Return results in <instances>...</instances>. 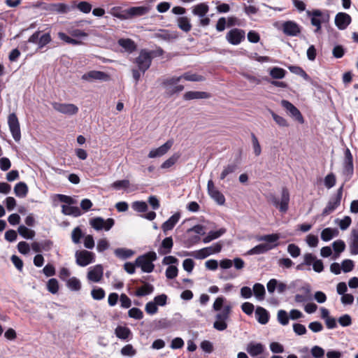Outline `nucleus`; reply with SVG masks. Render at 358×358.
Here are the masks:
<instances>
[{
  "label": "nucleus",
  "instance_id": "nucleus-1",
  "mask_svg": "<svg viewBox=\"0 0 358 358\" xmlns=\"http://www.w3.org/2000/svg\"><path fill=\"white\" fill-rule=\"evenodd\" d=\"M279 238L280 236L278 234L259 236L256 238L257 241L259 242L264 241L266 243L255 246L249 250L247 254L249 255L264 254L278 246Z\"/></svg>",
  "mask_w": 358,
  "mask_h": 358
},
{
  "label": "nucleus",
  "instance_id": "nucleus-2",
  "mask_svg": "<svg viewBox=\"0 0 358 358\" xmlns=\"http://www.w3.org/2000/svg\"><path fill=\"white\" fill-rule=\"evenodd\" d=\"M149 8L148 6H133L127 9L121 8H113V15L120 20H130L137 17H141L148 13Z\"/></svg>",
  "mask_w": 358,
  "mask_h": 358
},
{
  "label": "nucleus",
  "instance_id": "nucleus-3",
  "mask_svg": "<svg viewBox=\"0 0 358 358\" xmlns=\"http://www.w3.org/2000/svg\"><path fill=\"white\" fill-rule=\"evenodd\" d=\"M157 256L155 252H148L138 257L135 260L137 267H140L143 272L151 273L155 268L153 262L156 261Z\"/></svg>",
  "mask_w": 358,
  "mask_h": 358
},
{
  "label": "nucleus",
  "instance_id": "nucleus-4",
  "mask_svg": "<svg viewBox=\"0 0 358 358\" xmlns=\"http://www.w3.org/2000/svg\"><path fill=\"white\" fill-rule=\"evenodd\" d=\"M152 52L145 49L141 50L139 55L135 59V63L138 69L144 73L150 66L152 63Z\"/></svg>",
  "mask_w": 358,
  "mask_h": 358
},
{
  "label": "nucleus",
  "instance_id": "nucleus-5",
  "mask_svg": "<svg viewBox=\"0 0 358 358\" xmlns=\"http://www.w3.org/2000/svg\"><path fill=\"white\" fill-rule=\"evenodd\" d=\"M231 306H226L220 313H218L216 316V320L213 324V327L218 331H224L227 328V320L229 317L231 313Z\"/></svg>",
  "mask_w": 358,
  "mask_h": 358
},
{
  "label": "nucleus",
  "instance_id": "nucleus-6",
  "mask_svg": "<svg viewBox=\"0 0 358 358\" xmlns=\"http://www.w3.org/2000/svg\"><path fill=\"white\" fill-rule=\"evenodd\" d=\"M76 264L85 267L95 262V254L86 250H77L75 253Z\"/></svg>",
  "mask_w": 358,
  "mask_h": 358
},
{
  "label": "nucleus",
  "instance_id": "nucleus-7",
  "mask_svg": "<svg viewBox=\"0 0 358 358\" xmlns=\"http://www.w3.org/2000/svg\"><path fill=\"white\" fill-rule=\"evenodd\" d=\"M90 224L96 231H109L115 224V220L113 218L104 220L101 217H96L90 220Z\"/></svg>",
  "mask_w": 358,
  "mask_h": 358
},
{
  "label": "nucleus",
  "instance_id": "nucleus-8",
  "mask_svg": "<svg viewBox=\"0 0 358 358\" xmlns=\"http://www.w3.org/2000/svg\"><path fill=\"white\" fill-rule=\"evenodd\" d=\"M226 40L233 45H238L245 38V32L243 29L233 28L226 34Z\"/></svg>",
  "mask_w": 358,
  "mask_h": 358
},
{
  "label": "nucleus",
  "instance_id": "nucleus-9",
  "mask_svg": "<svg viewBox=\"0 0 358 358\" xmlns=\"http://www.w3.org/2000/svg\"><path fill=\"white\" fill-rule=\"evenodd\" d=\"M8 124L13 139L18 142L21 138L20 122L15 113H10L8 117Z\"/></svg>",
  "mask_w": 358,
  "mask_h": 358
},
{
  "label": "nucleus",
  "instance_id": "nucleus-10",
  "mask_svg": "<svg viewBox=\"0 0 358 358\" xmlns=\"http://www.w3.org/2000/svg\"><path fill=\"white\" fill-rule=\"evenodd\" d=\"M222 248V246L220 243H216L209 247L203 248L199 250H196V259H203L213 254L218 253L221 251Z\"/></svg>",
  "mask_w": 358,
  "mask_h": 358
},
{
  "label": "nucleus",
  "instance_id": "nucleus-11",
  "mask_svg": "<svg viewBox=\"0 0 358 358\" xmlns=\"http://www.w3.org/2000/svg\"><path fill=\"white\" fill-rule=\"evenodd\" d=\"M208 193L218 205H224L225 203L224 196L214 185L212 180H209L207 184Z\"/></svg>",
  "mask_w": 358,
  "mask_h": 358
},
{
  "label": "nucleus",
  "instance_id": "nucleus-12",
  "mask_svg": "<svg viewBox=\"0 0 358 358\" xmlns=\"http://www.w3.org/2000/svg\"><path fill=\"white\" fill-rule=\"evenodd\" d=\"M282 30L287 36H296L301 33V27L294 21L288 20L282 23Z\"/></svg>",
  "mask_w": 358,
  "mask_h": 358
},
{
  "label": "nucleus",
  "instance_id": "nucleus-13",
  "mask_svg": "<svg viewBox=\"0 0 358 358\" xmlns=\"http://www.w3.org/2000/svg\"><path fill=\"white\" fill-rule=\"evenodd\" d=\"M52 107L55 110L68 115H73L78 112V108L73 103L55 102L52 103Z\"/></svg>",
  "mask_w": 358,
  "mask_h": 358
},
{
  "label": "nucleus",
  "instance_id": "nucleus-14",
  "mask_svg": "<svg viewBox=\"0 0 358 358\" xmlns=\"http://www.w3.org/2000/svg\"><path fill=\"white\" fill-rule=\"evenodd\" d=\"M81 78L82 80L87 81H108L110 80V76L103 71L93 70L84 73Z\"/></svg>",
  "mask_w": 358,
  "mask_h": 358
},
{
  "label": "nucleus",
  "instance_id": "nucleus-15",
  "mask_svg": "<svg viewBox=\"0 0 358 358\" xmlns=\"http://www.w3.org/2000/svg\"><path fill=\"white\" fill-rule=\"evenodd\" d=\"M351 22V16L346 13L339 12L335 16L334 22L339 30H345Z\"/></svg>",
  "mask_w": 358,
  "mask_h": 358
},
{
  "label": "nucleus",
  "instance_id": "nucleus-16",
  "mask_svg": "<svg viewBox=\"0 0 358 358\" xmlns=\"http://www.w3.org/2000/svg\"><path fill=\"white\" fill-rule=\"evenodd\" d=\"M281 105L288 111L290 115L300 123L303 122V117L299 110L291 102L287 100H282Z\"/></svg>",
  "mask_w": 358,
  "mask_h": 358
},
{
  "label": "nucleus",
  "instance_id": "nucleus-17",
  "mask_svg": "<svg viewBox=\"0 0 358 358\" xmlns=\"http://www.w3.org/2000/svg\"><path fill=\"white\" fill-rule=\"evenodd\" d=\"M173 144V141L171 140H169L160 147L151 150L148 157L149 158L160 157L164 155L171 149Z\"/></svg>",
  "mask_w": 358,
  "mask_h": 358
},
{
  "label": "nucleus",
  "instance_id": "nucleus-18",
  "mask_svg": "<svg viewBox=\"0 0 358 358\" xmlns=\"http://www.w3.org/2000/svg\"><path fill=\"white\" fill-rule=\"evenodd\" d=\"M103 274V268L101 264H97L89 268L87 278L94 282H98L101 280Z\"/></svg>",
  "mask_w": 358,
  "mask_h": 358
},
{
  "label": "nucleus",
  "instance_id": "nucleus-19",
  "mask_svg": "<svg viewBox=\"0 0 358 358\" xmlns=\"http://www.w3.org/2000/svg\"><path fill=\"white\" fill-rule=\"evenodd\" d=\"M246 351L251 357L256 358L264 352V346L261 343L250 342L246 347Z\"/></svg>",
  "mask_w": 358,
  "mask_h": 358
},
{
  "label": "nucleus",
  "instance_id": "nucleus-20",
  "mask_svg": "<svg viewBox=\"0 0 358 358\" xmlns=\"http://www.w3.org/2000/svg\"><path fill=\"white\" fill-rule=\"evenodd\" d=\"M266 287L268 292L271 294L273 293L276 288L280 294L283 293L287 289V285L285 283L279 282V281L275 278L271 279L267 282Z\"/></svg>",
  "mask_w": 358,
  "mask_h": 358
},
{
  "label": "nucleus",
  "instance_id": "nucleus-21",
  "mask_svg": "<svg viewBox=\"0 0 358 358\" xmlns=\"http://www.w3.org/2000/svg\"><path fill=\"white\" fill-rule=\"evenodd\" d=\"M255 317L261 324H266L270 319L269 312L263 307L257 306L255 310Z\"/></svg>",
  "mask_w": 358,
  "mask_h": 358
},
{
  "label": "nucleus",
  "instance_id": "nucleus-22",
  "mask_svg": "<svg viewBox=\"0 0 358 358\" xmlns=\"http://www.w3.org/2000/svg\"><path fill=\"white\" fill-rule=\"evenodd\" d=\"M155 38L169 42L176 40L178 38V34L176 32L170 31L167 29H159L155 34Z\"/></svg>",
  "mask_w": 358,
  "mask_h": 358
},
{
  "label": "nucleus",
  "instance_id": "nucleus-23",
  "mask_svg": "<svg viewBox=\"0 0 358 358\" xmlns=\"http://www.w3.org/2000/svg\"><path fill=\"white\" fill-rule=\"evenodd\" d=\"M173 246V241L171 236L166 237L161 243L158 252L161 255H166L171 253Z\"/></svg>",
  "mask_w": 358,
  "mask_h": 358
},
{
  "label": "nucleus",
  "instance_id": "nucleus-24",
  "mask_svg": "<svg viewBox=\"0 0 358 358\" xmlns=\"http://www.w3.org/2000/svg\"><path fill=\"white\" fill-rule=\"evenodd\" d=\"M180 218V214L179 213H176L164 222L162 225V229L164 233L166 234L168 231L172 230L179 221Z\"/></svg>",
  "mask_w": 358,
  "mask_h": 358
},
{
  "label": "nucleus",
  "instance_id": "nucleus-25",
  "mask_svg": "<svg viewBox=\"0 0 358 358\" xmlns=\"http://www.w3.org/2000/svg\"><path fill=\"white\" fill-rule=\"evenodd\" d=\"M289 193L286 187L282 189L281 199L279 205V210L281 213H285L287 211L289 208Z\"/></svg>",
  "mask_w": 358,
  "mask_h": 358
},
{
  "label": "nucleus",
  "instance_id": "nucleus-26",
  "mask_svg": "<svg viewBox=\"0 0 358 358\" xmlns=\"http://www.w3.org/2000/svg\"><path fill=\"white\" fill-rule=\"evenodd\" d=\"M300 290L303 291L304 294H296L294 296V300L296 303H303L306 302L311 299L310 297V285L308 283L305 284Z\"/></svg>",
  "mask_w": 358,
  "mask_h": 358
},
{
  "label": "nucleus",
  "instance_id": "nucleus-27",
  "mask_svg": "<svg viewBox=\"0 0 358 358\" xmlns=\"http://www.w3.org/2000/svg\"><path fill=\"white\" fill-rule=\"evenodd\" d=\"M210 95L206 92L189 91L185 93L183 99L185 100L203 99L209 98Z\"/></svg>",
  "mask_w": 358,
  "mask_h": 358
},
{
  "label": "nucleus",
  "instance_id": "nucleus-28",
  "mask_svg": "<svg viewBox=\"0 0 358 358\" xmlns=\"http://www.w3.org/2000/svg\"><path fill=\"white\" fill-rule=\"evenodd\" d=\"M62 213L66 215H71L75 217L82 215V212L78 206H71V205L67 206L65 204L62 206Z\"/></svg>",
  "mask_w": 358,
  "mask_h": 358
},
{
  "label": "nucleus",
  "instance_id": "nucleus-29",
  "mask_svg": "<svg viewBox=\"0 0 358 358\" xmlns=\"http://www.w3.org/2000/svg\"><path fill=\"white\" fill-rule=\"evenodd\" d=\"M118 44L129 53L133 52L136 49L135 42L130 38H120L118 40Z\"/></svg>",
  "mask_w": 358,
  "mask_h": 358
},
{
  "label": "nucleus",
  "instance_id": "nucleus-30",
  "mask_svg": "<svg viewBox=\"0 0 358 358\" xmlns=\"http://www.w3.org/2000/svg\"><path fill=\"white\" fill-rule=\"evenodd\" d=\"M338 230L336 228L327 227L324 229L321 232V239L323 241L327 242L331 240L334 237L337 236Z\"/></svg>",
  "mask_w": 358,
  "mask_h": 358
},
{
  "label": "nucleus",
  "instance_id": "nucleus-31",
  "mask_svg": "<svg viewBox=\"0 0 358 358\" xmlns=\"http://www.w3.org/2000/svg\"><path fill=\"white\" fill-rule=\"evenodd\" d=\"M352 240L350 243V253L353 255H358V231L356 229L352 230Z\"/></svg>",
  "mask_w": 358,
  "mask_h": 358
},
{
  "label": "nucleus",
  "instance_id": "nucleus-32",
  "mask_svg": "<svg viewBox=\"0 0 358 358\" xmlns=\"http://www.w3.org/2000/svg\"><path fill=\"white\" fill-rule=\"evenodd\" d=\"M15 195L20 198H24L28 193V187L24 182H17L14 187Z\"/></svg>",
  "mask_w": 358,
  "mask_h": 358
},
{
  "label": "nucleus",
  "instance_id": "nucleus-33",
  "mask_svg": "<svg viewBox=\"0 0 358 358\" xmlns=\"http://www.w3.org/2000/svg\"><path fill=\"white\" fill-rule=\"evenodd\" d=\"M226 232V229L224 228H221L217 231H210L208 232L207 236L203 238V242L204 243H208L213 240L217 239L222 236Z\"/></svg>",
  "mask_w": 358,
  "mask_h": 358
},
{
  "label": "nucleus",
  "instance_id": "nucleus-34",
  "mask_svg": "<svg viewBox=\"0 0 358 358\" xmlns=\"http://www.w3.org/2000/svg\"><path fill=\"white\" fill-rule=\"evenodd\" d=\"M154 291V287L152 285L148 282H144V285L140 288H138L136 292L135 296L138 297L144 296L148 294H150Z\"/></svg>",
  "mask_w": 358,
  "mask_h": 358
},
{
  "label": "nucleus",
  "instance_id": "nucleus-35",
  "mask_svg": "<svg viewBox=\"0 0 358 358\" xmlns=\"http://www.w3.org/2000/svg\"><path fill=\"white\" fill-rule=\"evenodd\" d=\"M354 173V166L353 163H343V176L344 178V181H349L353 176Z\"/></svg>",
  "mask_w": 358,
  "mask_h": 358
},
{
  "label": "nucleus",
  "instance_id": "nucleus-36",
  "mask_svg": "<svg viewBox=\"0 0 358 358\" xmlns=\"http://www.w3.org/2000/svg\"><path fill=\"white\" fill-rule=\"evenodd\" d=\"M254 293L255 296L257 300L262 301L264 299L265 296V287L264 286L259 282L255 283L253 285L252 288V294Z\"/></svg>",
  "mask_w": 358,
  "mask_h": 358
},
{
  "label": "nucleus",
  "instance_id": "nucleus-37",
  "mask_svg": "<svg viewBox=\"0 0 358 358\" xmlns=\"http://www.w3.org/2000/svg\"><path fill=\"white\" fill-rule=\"evenodd\" d=\"M114 254L121 259H127L131 257L134 254V252L130 249L119 248L115 250Z\"/></svg>",
  "mask_w": 358,
  "mask_h": 358
},
{
  "label": "nucleus",
  "instance_id": "nucleus-38",
  "mask_svg": "<svg viewBox=\"0 0 358 358\" xmlns=\"http://www.w3.org/2000/svg\"><path fill=\"white\" fill-rule=\"evenodd\" d=\"M307 15L310 17L311 24L315 27V29L314 30L315 34H318L321 31L322 28V22L320 20V17H315L313 15V10L312 11H307Z\"/></svg>",
  "mask_w": 358,
  "mask_h": 358
},
{
  "label": "nucleus",
  "instance_id": "nucleus-39",
  "mask_svg": "<svg viewBox=\"0 0 358 358\" xmlns=\"http://www.w3.org/2000/svg\"><path fill=\"white\" fill-rule=\"evenodd\" d=\"M116 336L122 340H126L131 335V330L126 327L117 326L115 330Z\"/></svg>",
  "mask_w": 358,
  "mask_h": 358
},
{
  "label": "nucleus",
  "instance_id": "nucleus-40",
  "mask_svg": "<svg viewBox=\"0 0 358 358\" xmlns=\"http://www.w3.org/2000/svg\"><path fill=\"white\" fill-rule=\"evenodd\" d=\"M17 232L22 238L30 240H32L36 234L34 230L29 229L24 225L19 226Z\"/></svg>",
  "mask_w": 358,
  "mask_h": 358
},
{
  "label": "nucleus",
  "instance_id": "nucleus-41",
  "mask_svg": "<svg viewBox=\"0 0 358 358\" xmlns=\"http://www.w3.org/2000/svg\"><path fill=\"white\" fill-rule=\"evenodd\" d=\"M178 27L185 32H188L192 29V24L187 17H179L177 19Z\"/></svg>",
  "mask_w": 358,
  "mask_h": 358
},
{
  "label": "nucleus",
  "instance_id": "nucleus-42",
  "mask_svg": "<svg viewBox=\"0 0 358 358\" xmlns=\"http://www.w3.org/2000/svg\"><path fill=\"white\" fill-rule=\"evenodd\" d=\"M344 184H343L337 190L336 194L331 196L329 201L334 204L336 207H338L341 204L343 192Z\"/></svg>",
  "mask_w": 358,
  "mask_h": 358
},
{
  "label": "nucleus",
  "instance_id": "nucleus-43",
  "mask_svg": "<svg viewBox=\"0 0 358 358\" xmlns=\"http://www.w3.org/2000/svg\"><path fill=\"white\" fill-rule=\"evenodd\" d=\"M50 9L52 11H55L57 13L65 14L70 11V7L65 3H52L50 5Z\"/></svg>",
  "mask_w": 358,
  "mask_h": 358
},
{
  "label": "nucleus",
  "instance_id": "nucleus-44",
  "mask_svg": "<svg viewBox=\"0 0 358 358\" xmlns=\"http://www.w3.org/2000/svg\"><path fill=\"white\" fill-rule=\"evenodd\" d=\"M313 15L315 17H320L322 23H324V24L329 23V22L330 20L329 11L327 10L322 11L320 9H314Z\"/></svg>",
  "mask_w": 358,
  "mask_h": 358
},
{
  "label": "nucleus",
  "instance_id": "nucleus-45",
  "mask_svg": "<svg viewBox=\"0 0 358 358\" xmlns=\"http://www.w3.org/2000/svg\"><path fill=\"white\" fill-rule=\"evenodd\" d=\"M208 9L209 8L208 5H206L204 3H201L194 8L192 12L195 15H198L201 17H203L208 13Z\"/></svg>",
  "mask_w": 358,
  "mask_h": 358
},
{
  "label": "nucleus",
  "instance_id": "nucleus-46",
  "mask_svg": "<svg viewBox=\"0 0 358 358\" xmlns=\"http://www.w3.org/2000/svg\"><path fill=\"white\" fill-rule=\"evenodd\" d=\"M66 286L74 292L79 291L81 289V282L79 279L76 277L70 278L66 282Z\"/></svg>",
  "mask_w": 358,
  "mask_h": 358
},
{
  "label": "nucleus",
  "instance_id": "nucleus-47",
  "mask_svg": "<svg viewBox=\"0 0 358 358\" xmlns=\"http://www.w3.org/2000/svg\"><path fill=\"white\" fill-rule=\"evenodd\" d=\"M131 208L134 211L138 213H145L148 206L145 201H136L131 203Z\"/></svg>",
  "mask_w": 358,
  "mask_h": 358
},
{
  "label": "nucleus",
  "instance_id": "nucleus-48",
  "mask_svg": "<svg viewBox=\"0 0 358 358\" xmlns=\"http://www.w3.org/2000/svg\"><path fill=\"white\" fill-rule=\"evenodd\" d=\"M269 74L273 79H282L285 76L286 71L280 67H273L270 70Z\"/></svg>",
  "mask_w": 358,
  "mask_h": 358
},
{
  "label": "nucleus",
  "instance_id": "nucleus-49",
  "mask_svg": "<svg viewBox=\"0 0 358 358\" xmlns=\"http://www.w3.org/2000/svg\"><path fill=\"white\" fill-rule=\"evenodd\" d=\"M238 169V165L235 163L228 164L220 176V180H224L228 175L234 173Z\"/></svg>",
  "mask_w": 358,
  "mask_h": 358
},
{
  "label": "nucleus",
  "instance_id": "nucleus-50",
  "mask_svg": "<svg viewBox=\"0 0 358 358\" xmlns=\"http://www.w3.org/2000/svg\"><path fill=\"white\" fill-rule=\"evenodd\" d=\"M52 38L49 33H45L40 36L38 42L37 43L38 48L36 50L43 49L46 45H48Z\"/></svg>",
  "mask_w": 358,
  "mask_h": 358
},
{
  "label": "nucleus",
  "instance_id": "nucleus-51",
  "mask_svg": "<svg viewBox=\"0 0 358 358\" xmlns=\"http://www.w3.org/2000/svg\"><path fill=\"white\" fill-rule=\"evenodd\" d=\"M180 157V155L178 154H174L171 157H170L169 159H167L166 161H164L162 165L161 169H166L171 167L173 165H174L176 162L178 160Z\"/></svg>",
  "mask_w": 358,
  "mask_h": 358
},
{
  "label": "nucleus",
  "instance_id": "nucleus-52",
  "mask_svg": "<svg viewBox=\"0 0 358 358\" xmlns=\"http://www.w3.org/2000/svg\"><path fill=\"white\" fill-rule=\"evenodd\" d=\"M277 319L280 324L285 326L289 323V316L285 310H279L278 312Z\"/></svg>",
  "mask_w": 358,
  "mask_h": 358
},
{
  "label": "nucleus",
  "instance_id": "nucleus-53",
  "mask_svg": "<svg viewBox=\"0 0 358 358\" xmlns=\"http://www.w3.org/2000/svg\"><path fill=\"white\" fill-rule=\"evenodd\" d=\"M269 113L271 115L273 120L280 127H288L289 126V124L287 123V121L283 117H281V116L277 115L275 113H274L271 110H269Z\"/></svg>",
  "mask_w": 358,
  "mask_h": 358
},
{
  "label": "nucleus",
  "instance_id": "nucleus-54",
  "mask_svg": "<svg viewBox=\"0 0 358 358\" xmlns=\"http://www.w3.org/2000/svg\"><path fill=\"white\" fill-rule=\"evenodd\" d=\"M47 289L52 294H56L59 290V282L56 278H50L47 283Z\"/></svg>",
  "mask_w": 358,
  "mask_h": 358
},
{
  "label": "nucleus",
  "instance_id": "nucleus-55",
  "mask_svg": "<svg viewBox=\"0 0 358 358\" xmlns=\"http://www.w3.org/2000/svg\"><path fill=\"white\" fill-rule=\"evenodd\" d=\"M84 234L79 227H76L71 233L72 241L78 244L80 242V239L83 237Z\"/></svg>",
  "mask_w": 358,
  "mask_h": 358
},
{
  "label": "nucleus",
  "instance_id": "nucleus-56",
  "mask_svg": "<svg viewBox=\"0 0 358 358\" xmlns=\"http://www.w3.org/2000/svg\"><path fill=\"white\" fill-rule=\"evenodd\" d=\"M91 295L94 300L100 301L105 297L106 293L103 288L97 287L91 291Z\"/></svg>",
  "mask_w": 358,
  "mask_h": 358
},
{
  "label": "nucleus",
  "instance_id": "nucleus-57",
  "mask_svg": "<svg viewBox=\"0 0 358 358\" xmlns=\"http://www.w3.org/2000/svg\"><path fill=\"white\" fill-rule=\"evenodd\" d=\"M345 49L341 45H336L332 50V55L335 58H342L345 54Z\"/></svg>",
  "mask_w": 358,
  "mask_h": 358
},
{
  "label": "nucleus",
  "instance_id": "nucleus-58",
  "mask_svg": "<svg viewBox=\"0 0 358 358\" xmlns=\"http://www.w3.org/2000/svg\"><path fill=\"white\" fill-rule=\"evenodd\" d=\"M121 354L123 356L134 357L136 354V350L134 348L132 345L127 344L121 349Z\"/></svg>",
  "mask_w": 358,
  "mask_h": 358
},
{
  "label": "nucleus",
  "instance_id": "nucleus-59",
  "mask_svg": "<svg viewBox=\"0 0 358 358\" xmlns=\"http://www.w3.org/2000/svg\"><path fill=\"white\" fill-rule=\"evenodd\" d=\"M129 181L128 180H116L111 184V187L115 189H127L129 187Z\"/></svg>",
  "mask_w": 358,
  "mask_h": 358
},
{
  "label": "nucleus",
  "instance_id": "nucleus-60",
  "mask_svg": "<svg viewBox=\"0 0 358 358\" xmlns=\"http://www.w3.org/2000/svg\"><path fill=\"white\" fill-rule=\"evenodd\" d=\"M251 138H252L254 153L256 156H259L261 155L262 149H261V146L259 143V141L254 133H251Z\"/></svg>",
  "mask_w": 358,
  "mask_h": 358
},
{
  "label": "nucleus",
  "instance_id": "nucleus-61",
  "mask_svg": "<svg viewBox=\"0 0 358 358\" xmlns=\"http://www.w3.org/2000/svg\"><path fill=\"white\" fill-rule=\"evenodd\" d=\"M128 315L136 320H141L143 317V313L138 308H132L128 311Z\"/></svg>",
  "mask_w": 358,
  "mask_h": 358
},
{
  "label": "nucleus",
  "instance_id": "nucleus-62",
  "mask_svg": "<svg viewBox=\"0 0 358 358\" xmlns=\"http://www.w3.org/2000/svg\"><path fill=\"white\" fill-rule=\"evenodd\" d=\"M336 176L333 173H329L325 178H324V185L327 188L331 189L332 188L335 184H336Z\"/></svg>",
  "mask_w": 358,
  "mask_h": 358
},
{
  "label": "nucleus",
  "instance_id": "nucleus-63",
  "mask_svg": "<svg viewBox=\"0 0 358 358\" xmlns=\"http://www.w3.org/2000/svg\"><path fill=\"white\" fill-rule=\"evenodd\" d=\"M287 252L293 257H298L301 254V249L299 247L294 243L289 244L287 246Z\"/></svg>",
  "mask_w": 358,
  "mask_h": 358
},
{
  "label": "nucleus",
  "instance_id": "nucleus-64",
  "mask_svg": "<svg viewBox=\"0 0 358 358\" xmlns=\"http://www.w3.org/2000/svg\"><path fill=\"white\" fill-rule=\"evenodd\" d=\"M332 247L336 253L339 255L345 249V243L342 240H337L332 243Z\"/></svg>",
  "mask_w": 358,
  "mask_h": 358
}]
</instances>
